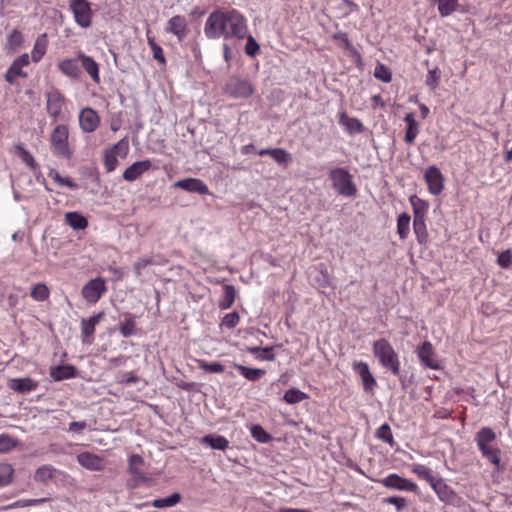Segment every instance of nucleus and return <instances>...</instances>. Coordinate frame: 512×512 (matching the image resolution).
<instances>
[{
	"label": "nucleus",
	"instance_id": "nucleus-15",
	"mask_svg": "<svg viewBox=\"0 0 512 512\" xmlns=\"http://www.w3.org/2000/svg\"><path fill=\"white\" fill-rule=\"evenodd\" d=\"M352 368L361 378L364 391L372 392L377 386V381L370 372L369 365L363 361H354Z\"/></svg>",
	"mask_w": 512,
	"mask_h": 512
},
{
	"label": "nucleus",
	"instance_id": "nucleus-30",
	"mask_svg": "<svg viewBox=\"0 0 512 512\" xmlns=\"http://www.w3.org/2000/svg\"><path fill=\"white\" fill-rule=\"evenodd\" d=\"M409 202L413 209V219H426L429 203L416 195L411 196Z\"/></svg>",
	"mask_w": 512,
	"mask_h": 512
},
{
	"label": "nucleus",
	"instance_id": "nucleus-48",
	"mask_svg": "<svg viewBox=\"0 0 512 512\" xmlns=\"http://www.w3.org/2000/svg\"><path fill=\"white\" fill-rule=\"evenodd\" d=\"M459 0H439L438 11L442 17L451 15L457 8Z\"/></svg>",
	"mask_w": 512,
	"mask_h": 512
},
{
	"label": "nucleus",
	"instance_id": "nucleus-51",
	"mask_svg": "<svg viewBox=\"0 0 512 512\" xmlns=\"http://www.w3.org/2000/svg\"><path fill=\"white\" fill-rule=\"evenodd\" d=\"M198 367L208 373H223L225 371L224 365L220 362L208 363L203 359L197 360Z\"/></svg>",
	"mask_w": 512,
	"mask_h": 512
},
{
	"label": "nucleus",
	"instance_id": "nucleus-54",
	"mask_svg": "<svg viewBox=\"0 0 512 512\" xmlns=\"http://www.w3.org/2000/svg\"><path fill=\"white\" fill-rule=\"evenodd\" d=\"M441 78V71L438 67L430 69L426 75L425 83L432 90L436 89L439 85Z\"/></svg>",
	"mask_w": 512,
	"mask_h": 512
},
{
	"label": "nucleus",
	"instance_id": "nucleus-35",
	"mask_svg": "<svg viewBox=\"0 0 512 512\" xmlns=\"http://www.w3.org/2000/svg\"><path fill=\"white\" fill-rule=\"evenodd\" d=\"M65 222L75 230H84L88 227V220L78 212H67Z\"/></svg>",
	"mask_w": 512,
	"mask_h": 512
},
{
	"label": "nucleus",
	"instance_id": "nucleus-3",
	"mask_svg": "<svg viewBox=\"0 0 512 512\" xmlns=\"http://www.w3.org/2000/svg\"><path fill=\"white\" fill-rule=\"evenodd\" d=\"M496 439L495 432L489 427L481 428L475 437V441L482 456L499 470L501 462V450L493 444Z\"/></svg>",
	"mask_w": 512,
	"mask_h": 512
},
{
	"label": "nucleus",
	"instance_id": "nucleus-26",
	"mask_svg": "<svg viewBox=\"0 0 512 512\" xmlns=\"http://www.w3.org/2000/svg\"><path fill=\"white\" fill-rule=\"evenodd\" d=\"M404 122L406 124L404 141L406 144L412 145L420 132V125L414 113H407L404 117Z\"/></svg>",
	"mask_w": 512,
	"mask_h": 512
},
{
	"label": "nucleus",
	"instance_id": "nucleus-31",
	"mask_svg": "<svg viewBox=\"0 0 512 512\" xmlns=\"http://www.w3.org/2000/svg\"><path fill=\"white\" fill-rule=\"evenodd\" d=\"M257 153L259 156H271L278 164L287 163L291 159L290 153L282 148H264Z\"/></svg>",
	"mask_w": 512,
	"mask_h": 512
},
{
	"label": "nucleus",
	"instance_id": "nucleus-5",
	"mask_svg": "<svg viewBox=\"0 0 512 512\" xmlns=\"http://www.w3.org/2000/svg\"><path fill=\"white\" fill-rule=\"evenodd\" d=\"M329 179L334 190L343 196L352 197L356 195L357 188L353 182L352 175L345 168H333L329 172Z\"/></svg>",
	"mask_w": 512,
	"mask_h": 512
},
{
	"label": "nucleus",
	"instance_id": "nucleus-19",
	"mask_svg": "<svg viewBox=\"0 0 512 512\" xmlns=\"http://www.w3.org/2000/svg\"><path fill=\"white\" fill-rule=\"evenodd\" d=\"M104 317L103 312H99L89 318H83L81 320V336L83 343L91 344L94 340V333L96 326L100 323Z\"/></svg>",
	"mask_w": 512,
	"mask_h": 512
},
{
	"label": "nucleus",
	"instance_id": "nucleus-13",
	"mask_svg": "<svg viewBox=\"0 0 512 512\" xmlns=\"http://www.w3.org/2000/svg\"><path fill=\"white\" fill-rule=\"evenodd\" d=\"M424 180L427 184L428 191L432 195H439L444 189V177L435 165L429 166L424 173Z\"/></svg>",
	"mask_w": 512,
	"mask_h": 512
},
{
	"label": "nucleus",
	"instance_id": "nucleus-6",
	"mask_svg": "<svg viewBox=\"0 0 512 512\" xmlns=\"http://www.w3.org/2000/svg\"><path fill=\"white\" fill-rule=\"evenodd\" d=\"M224 92L234 99H247L254 93V87L247 79L231 76L225 83Z\"/></svg>",
	"mask_w": 512,
	"mask_h": 512
},
{
	"label": "nucleus",
	"instance_id": "nucleus-44",
	"mask_svg": "<svg viewBox=\"0 0 512 512\" xmlns=\"http://www.w3.org/2000/svg\"><path fill=\"white\" fill-rule=\"evenodd\" d=\"M30 296L38 302L47 300L50 296V290L44 283H38L31 287Z\"/></svg>",
	"mask_w": 512,
	"mask_h": 512
},
{
	"label": "nucleus",
	"instance_id": "nucleus-39",
	"mask_svg": "<svg viewBox=\"0 0 512 512\" xmlns=\"http://www.w3.org/2000/svg\"><path fill=\"white\" fill-rule=\"evenodd\" d=\"M411 217L408 213L403 212L397 218V234L401 240H405L410 232Z\"/></svg>",
	"mask_w": 512,
	"mask_h": 512
},
{
	"label": "nucleus",
	"instance_id": "nucleus-18",
	"mask_svg": "<svg viewBox=\"0 0 512 512\" xmlns=\"http://www.w3.org/2000/svg\"><path fill=\"white\" fill-rule=\"evenodd\" d=\"M188 24L185 16L175 15L166 24L165 31L175 35L182 42L188 34Z\"/></svg>",
	"mask_w": 512,
	"mask_h": 512
},
{
	"label": "nucleus",
	"instance_id": "nucleus-11",
	"mask_svg": "<svg viewBox=\"0 0 512 512\" xmlns=\"http://www.w3.org/2000/svg\"><path fill=\"white\" fill-rule=\"evenodd\" d=\"M106 281L102 277H96L89 280L82 288L81 294L89 304H96L106 293Z\"/></svg>",
	"mask_w": 512,
	"mask_h": 512
},
{
	"label": "nucleus",
	"instance_id": "nucleus-55",
	"mask_svg": "<svg viewBox=\"0 0 512 512\" xmlns=\"http://www.w3.org/2000/svg\"><path fill=\"white\" fill-rule=\"evenodd\" d=\"M48 498H40V499H21L16 502H13L6 506V509H14V508H22V507H28V506H35L42 504L46 501H48Z\"/></svg>",
	"mask_w": 512,
	"mask_h": 512
},
{
	"label": "nucleus",
	"instance_id": "nucleus-7",
	"mask_svg": "<svg viewBox=\"0 0 512 512\" xmlns=\"http://www.w3.org/2000/svg\"><path fill=\"white\" fill-rule=\"evenodd\" d=\"M129 151V143L126 138L121 139L119 142L114 144L111 148L105 150L103 163L106 172H112L118 166L117 157L120 156L125 158Z\"/></svg>",
	"mask_w": 512,
	"mask_h": 512
},
{
	"label": "nucleus",
	"instance_id": "nucleus-20",
	"mask_svg": "<svg viewBox=\"0 0 512 512\" xmlns=\"http://www.w3.org/2000/svg\"><path fill=\"white\" fill-rule=\"evenodd\" d=\"M152 168V162L149 159L134 162L123 172V179L127 182H133Z\"/></svg>",
	"mask_w": 512,
	"mask_h": 512
},
{
	"label": "nucleus",
	"instance_id": "nucleus-33",
	"mask_svg": "<svg viewBox=\"0 0 512 512\" xmlns=\"http://www.w3.org/2000/svg\"><path fill=\"white\" fill-rule=\"evenodd\" d=\"M237 296L236 289L233 285L225 284L223 286V295L219 300L218 306L221 310L229 309L235 302Z\"/></svg>",
	"mask_w": 512,
	"mask_h": 512
},
{
	"label": "nucleus",
	"instance_id": "nucleus-41",
	"mask_svg": "<svg viewBox=\"0 0 512 512\" xmlns=\"http://www.w3.org/2000/svg\"><path fill=\"white\" fill-rule=\"evenodd\" d=\"M202 443L209 445L213 449L225 450L229 446V441L221 435H206L202 438Z\"/></svg>",
	"mask_w": 512,
	"mask_h": 512
},
{
	"label": "nucleus",
	"instance_id": "nucleus-25",
	"mask_svg": "<svg viewBox=\"0 0 512 512\" xmlns=\"http://www.w3.org/2000/svg\"><path fill=\"white\" fill-rule=\"evenodd\" d=\"M38 385V381L30 377L13 378L10 379L8 382V387L11 390L21 394L29 393L31 391L36 390L38 388Z\"/></svg>",
	"mask_w": 512,
	"mask_h": 512
},
{
	"label": "nucleus",
	"instance_id": "nucleus-16",
	"mask_svg": "<svg viewBox=\"0 0 512 512\" xmlns=\"http://www.w3.org/2000/svg\"><path fill=\"white\" fill-rule=\"evenodd\" d=\"M79 125L83 132L92 133L99 127L100 117L94 109L83 108L79 113Z\"/></svg>",
	"mask_w": 512,
	"mask_h": 512
},
{
	"label": "nucleus",
	"instance_id": "nucleus-53",
	"mask_svg": "<svg viewBox=\"0 0 512 512\" xmlns=\"http://www.w3.org/2000/svg\"><path fill=\"white\" fill-rule=\"evenodd\" d=\"M376 437L382 440L383 442L390 444L391 446L394 444L393 434L390 426L387 423L382 424L376 430Z\"/></svg>",
	"mask_w": 512,
	"mask_h": 512
},
{
	"label": "nucleus",
	"instance_id": "nucleus-46",
	"mask_svg": "<svg viewBox=\"0 0 512 512\" xmlns=\"http://www.w3.org/2000/svg\"><path fill=\"white\" fill-rule=\"evenodd\" d=\"M181 500V496L179 493H173L170 496L166 498H159L155 499L152 502V506L155 508H166V507H172L179 503Z\"/></svg>",
	"mask_w": 512,
	"mask_h": 512
},
{
	"label": "nucleus",
	"instance_id": "nucleus-32",
	"mask_svg": "<svg viewBox=\"0 0 512 512\" xmlns=\"http://www.w3.org/2000/svg\"><path fill=\"white\" fill-rule=\"evenodd\" d=\"M47 46V35L42 34L38 36L31 51V58L33 62L37 63L43 58L47 51Z\"/></svg>",
	"mask_w": 512,
	"mask_h": 512
},
{
	"label": "nucleus",
	"instance_id": "nucleus-29",
	"mask_svg": "<svg viewBox=\"0 0 512 512\" xmlns=\"http://www.w3.org/2000/svg\"><path fill=\"white\" fill-rule=\"evenodd\" d=\"M23 43V33L18 29H13L6 37L4 48L8 53H15Z\"/></svg>",
	"mask_w": 512,
	"mask_h": 512
},
{
	"label": "nucleus",
	"instance_id": "nucleus-24",
	"mask_svg": "<svg viewBox=\"0 0 512 512\" xmlns=\"http://www.w3.org/2000/svg\"><path fill=\"white\" fill-rule=\"evenodd\" d=\"M430 486L442 502L453 503L456 499V493L442 478L436 477Z\"/></svg>",
	"mask_w": 512,
	"mask_h": 512
},
{
	"label": "nucleus",
	"instance_id": "nucleus-27",
	"mask_svg": "<svg viewBox=\"0 0 512 512\" xmlns=\"http://www.w3.org/2000/svg\"><path fill=\"white\" fill-rule=\"evenodd\" d=\"M78 59L65 58L58 62L57 67L59 71L71 79H78L81 75V70L78 65Z\"/></svg>",
	"mask_w": 512,
	"mask_h": 512
},
{
	"label": "nucleus",
	"instance_id": "nucleus-10",
	"mask_svg": "<svg viewBox=\"0 0 512 512\" xmlns=\"http://www.w3.org/2000/svg\"><path fill=\"white\" fill-rule=\"evenodd\" d=\"M70 10L75 22L82 28H88L92 24L93 12L91 4L87 0H71Z\"/></svg>",
	"mask_w": 512,
	"mask_h": 512
},
{
	"label": "nucleus",
	"instance_id": "nucleus-23",
	"mask_svg": "<svg viewBox=\"0 0 512 512\" xmlns=\"http://www.w3.org/2000/svg\"><path fill=\"white\" fill-rule=\"evenodd\" d=\"M77 59L80 61L81 66L91 77L94 83H100V68L99 64L91 57L79 51L77 53Z\"/></svg>",
	"mask_w": 512,
	"mask_h": 512
},
{
	"label": "nucleus",
	"instance_id": "nucleus-62",
	"mask_svg": "<svg viewBox=\"0 0 512 512\" xmlns=\"http://www.w3.org/2000/svg\"><path fill=\"white\" fill-rule=\"evenodd\" d=\"M497 263L502 268H509L512 265V251L507 249L499 254L497 258Z\"/></svg>",
	"mask_w": 512,
	"mask_h": 512
},
{
	"label": "nucleus",
	"instance_id": "nucleus-17",
	"mask_svg": "<svg viewBox=\"0 0 512 512\" xmlns=\"http://www.w3.org/2000/svg\"><path fill=\"white\" fill-rule=\"evenodd\" d=\"M143 466H144V459L142 456L138 455V454H132L130 457H129V460H128V470H129V473L133 476V479L131 480V482L133 481L134 483H129V486L131 488H135L137 485H138V482H143V481H146L147 477L145 475V472L143 471Z\"/></svg>",
	"mask_w": 512,
	"mask_h": 512
},
{
	"label": "nucleus",
	"instance_id": "nucleus-34",
	"mask_svg": "<svg viewBox=\"0 0 512 512\" xmlns=\"http://www.w3.org/2000/svg\"><path fill=\"white\" fill-rule=\"evenodd\" d=\"M413 231L420 245H426L428 243L429 234L426 219H413Z\"/></svg>",
	"mask_w": 512,
	"mask_h": 512
},
{
	"label": "nucleus",
	"instance_id": "nucleus-28",
	"mask_svg": "<svg viewBox=\"0 0 512 512\" xmlns=\"http://www.w3.org/2000/svg\"><path fill=\"white\" fill-rule=\"evenodd\" d=\"M338 122L350 135L362 133L365 129L363 123L359 119L349 117L346 112L339 113Z\"/></svg>",
	"mask_w": 512,
	"mask_h": 512
},
{
	"label": "nucleus",
	"instance_id": "nucleus-22",
	"mask_svg": "<svg viewBox=\"0 0 512 512\" xmlns=\"http://www.w3.org/2000/svg\"><path fill=\"white\" fill-rule=\"evenodd\" d=\"M174 187L183 189L187 192L206 195L209 193L208 186L198 178H186L174 183Z\"/></svg>",
	"mask_w": 512,
	"mask_h": 512
},
{
	"label": "nucleus",
	"instance_id": "nucleus-58",
	"mask_svg": "<svg viewBox=\"0 0 512 512\" xmlns=\"http://www.w3.org/2000/svg\"><path fill=\"white\" fill-rule=\"evenodd\" d=\"M139 377L134 372H119L116 376V382L119 384H135Z\"/></svg>",
	"mask_w": 512,
	"mask_h": 512
},
{
	"label": "nucleus",
	"instance_id": "nucleus-4",
	"mask_svg": "<svg viewBox=\"0 0 512 512\" xmlns=\"http://www.w3.org/2000/svg\"><path fill=\"white\" fill-rule=\"evenodd\" d=\"M50 144L54 155L65 160L73 157L74 150L69 142V128L65 124L54 127L50 136Z\"/></svg>",
	"mask_w": 512,
	"mask_h": 512
},
{
	"label": "nucleus",
	"instance_id": "nucleus-56",
	"mask_svg": "<svg viewBox=\"0 0 512 512\" xmlns=\"http://www.w3.org/2000/svg\"><path fill=\"white\" fill-rule=\"evenodd\" d=\"M251 435L256 441L260 443H268L271 440V436L260 425L252 426Z\"/></svg>",
	"mask_w": 512,
	"mask_h": 512
},
{
	"label": "nucleus",
	"instance_id": "nucleus-14",
	"mask_svg": "<svg viewBox=\"0 0 512 512\" xmlns=\"http://www.w3.org/2000/svg\"><path fill=\"white\" fill-rule=\"evenodd\" d=\"M30 63L29 55L27 53L17 57L5 73V80L9 84H14L18 77L26 78L27 74L22 70L23 67L28 66Z\"/></svg>",
	"mask_w": 512,
	"mask_h": 512
},
{
	"label": "nucleus",
	"instance_id": "nucleus-1",
	"mask_svg": "<svg viewBox=\"0 0 512 512\" xmlns=\"http://www.w3.org/2000/svg\"><path fill=\"white\" fill-rule=\"evenodd\" d=\"M248 32L247 20L236 9H216L207 18L204 33L208 39L242 40Z\"/></svg>",
	"mask_w": 512,
	"mask_h": 512
},
{
	"label": "nucleus",
	"instance_id": "nucleus-43",
	"mask_svg": "<svg viewBox=\"0 0 512 512\" xmlns=\"http://www.w3.org/2000/svg\"><path fill=\"white\" fill-rule=\"evenodd\" d=\"M308 397V394L299 390L298 388H290L285 392L283 400L287 404H297L308 399Z\"/></svg>",
	"mask_w": 512,
	"mask_h": 512
},
{
	"label": "nucleus",
	"instance_id": "nucleus-38",
	"mask_svg": "<svg viewBox=\"0 0 512 512\" xmlns=\"http://www.w3.org/2000/svg\"><path fill=\"white\" fill-rule=\"evenodd\" d=\"M238 372L249 381H258L266 373L265 370L259 368H250L241 364H235Z\"/></svg>",
	"mask_w": 512,
	"mask_h": 512
},
{
	"label": "nucleus",
	"instance_id": "nucleus-61",
	"mask_svg": "<svg viewBox=\"0 0 512 512\" xmlns=\"http://www.w3.org/2000/svg\"><path fill=\"white\" fill-rule=\"evenodd\" d=\"M16 446V441L8 434L0 435V452H9Z\"/></svg>",
	"mask_w": 512,
	"mask_h": 512
},
{
	"label": "nucleus",
	"instance_id": "nucleus-63",
	"mask_svg": "<svg viewBox=\"0 0 512 512\" xmlns=\"http://www.w3.org/2000/svg\"><path fill=\"white\" fill-rule=\"evenodd\" d=\"M153 261L151 258H142L134 263V271L136 276H140L142 274V270L147 266L152 265Z\"/></svg>",
	"mask_w": 512,
	"mask_h": 512
},
{
	"label": "nucleus",
	"instance_id": "nucleus-64",
	"mask_svg": "<svg viewBox=\"0 0 512 512\" xmlns=\"http://www.w3.org/2000/svg\"><path fill=\"white\" fill-rule=\"evenodd\" d=\"M385 502L394 505L397 511H401L407 505L405 498L396 496L386 498Z\"/></svg>",
	"mask_w": 512,
	"mask_h": 512
},
{
	"label": "nucleus",
	"instance_id": "nucleus-45",
	"mask_svg": "<svg viewBox=\"0 0 512 512\" xmlns=\"http://www.w3.org/2000/svg\"><path fill=\"white\" fill-rule=\"evenodd\" d=\"M48 177L51 178L59 186H66L70 189L78 188V185L73 180L70 178L62 177L60 173L55 169H51L48 172Z\"/></svg>",
	"mask_w": 512,
	"mask_h": 512
},
{
	"label": "nucleus",
	"instance_id": "nucleus-57",
	"mask_svg": "<svg viewBox=\"0 0 512 512\" xmlns=\"http://www.w3.org/2000/svg\"><path fill=\"white\" fill-rule=\"evenodd\" d=\"M135 327V320L130 316L121 323L119 330L124 337H128L135 334Z\"/></svg>",
	"mask_w": 512,
	"mask_h": 512
},
{
	"label": "nucleus",
	"instance_id": "nucleus-21",
	"mask_svg": "<svg viewBox=\"0 0 512 512\" xmlns=\"http://www.w3.org/2000/svg\"><path fill=\"white\" fill-rule=\"evenodd\" d=\"M78 463L90 471H102L105 468V462L102 457L91 452H82L77 455Z\"/></svg>",
	"mask_w": 512,
	"mask_h": 512
},
{
	"label": "nucleus",
	"instance_id": "nucleus-50",
	"mask_svg": "<svg viewBox=\"0 0 512 512\" xmlns=\"http://www.w3.org/2000/svg\"><path fill=\"white\" fill-rule=\"evenodd\" d=\"M147 42L152 51L153 58L157 60L161 65H165L166 59L163 49L155 42L154 38L150 37L149 35H147Z\"/></svg>",
	"mask_w": 512,
	"mask_h": 512
},
{
	"label": "nucleus",
	"instance_id": "nucleus-52",
	"mask_svg": "<svg viewBox=\"0 0 512 512\" xmlns=\"http://www.w3.org/2000/svg\"><path fill=\"white\" fill-rule=\"evenodd\" d=\"M374 76L375 78L381 80L384 83H389L392 80V73L390 69L382 63H378L376 65L374 69Z\"/></svg>",
	"mask_w": 512,
	"mask_h": 512
},
{
	"label": "nucleus",
	"instance_id": "nucleus-8",
	"mask_svg": "<svg viewBox=\"0 0 512 512\" xmlns=\"http://www.w3.org/2000/svg\"><path fill=\"white\" fill-rule=\"evenodd\" d=\"M416 354L420 364L424 368H429L432 370L442 369L441 361L430 341H424L421 345H419L416 349Z\"/></svg>",
	"mask_w": 512,
	"mask_h": 512
},
{
	"label": "nucleus",
	"instance_id": "nucleus-40",
	"mask_svg": "<svg viewBox=\"0 0 512 512\" xmlns=\"http://www.w3.org/2000/svg\"><path fill=\"white\" fill-rule=\"evenodd\" d=\"M57 472L58 470L52 465H43L36 470L34 480L39 483H46L54 478Z\"/></svg>",
	"mask_w": 512,
	"mask_h": 512
},
{
	"label": "nucleus",
	"instance_id": "nucleus-59",
	"mask_svg": "<svg viewBox=\"0 0 512 512\" xmlns=\"http://www.w3.org/2000/svg\"><path fill=\"white\" fill-rule=\"evenodd\" d=\"M239 321H240V316H239L238 312L234 311V312L226 314L223 317V319L221 321V325L225 326L226 328L233 329L239 324Z\"/></svg>",
	"mask_w": 512,
	"mask_h": 512
},
{
	"label": "nucleus",
	"instance_id": "nucleus-37",
	"mask_svg": "<svg viewBox=\"0 0 512 512\" xmlns=\"http://www.w3.org/2000/svg\"><path fill=\"white\" fill-rule=\"evenodd\" d=\"M332 40L341 49L348 51L351 54H358L355 47L352 45L349 36L346 32L339 31L332 35Z\"/></svg>",
	"mask_w": 512,
	"mask_h": 512
},
{
	"label": "nucleus",
	"instance_id": "nucleus-49",
	"mask_svg": "<svg viewBox=\"0 0 512 512\" xmlns=\"http://www.w3.org/2000/svg\"><path fill=\"white\" fill-rule=\"evenodd\" d=\"M412 472L415 473L419 478L427 481L429 485L436 479V477L432 475V471L422 464H414L412 466Z\"/></svg>",
	"mask_w": 512,
	"mask_h": 512
},
{
	"label": "nucleus",
	"instance_id": "nucleus-42",
	"mask_svg": "<svg viewBox=\"0 0 512 512\" xmlns=\"http://www.w3.org/2000/svg\"><path fill=\"white\" fill-rule=\"evenodd\" d=\"M15 153L30 170L35 171L38 168V164L33 155L22 145L15 147Z\"/></svg>",
	"mask_w": 512,
	"mask_h": 512
},
{
	"label": "nucleus",
	"instance_id": "nucleus-36",
	"mask_svg": "<svg viewBox=\"0 0 512 512\" xmlns=\"http://www.w3.org/2000/svg\"><path fill=\"white\" fill-rule=\"evenodd\" d=\"M75 368L71 365H63L52 368L50 371L51 377L55 381H61L65 379H70L75 376Z\"/></svg>",
	"mask_w": 512,
	"mask_h": 512
},
{
	"label": "nucleus",
	"instance_id": "nucleus-12",
	"mask_svg": "<svg viewBox=\"0 0 512 512\" xmlns=\"http://www.w3.org/2000/svg\"><path fill=\"white\" fill-rule=\"evenodd\" d=\"M384 487L399 491L417 492L418 485L409 479L403 478L396 473H391L378 481Z\"/></svg>",
	"mask_w": 512,
	"mask_h": 512
},
{
	"label": "nucleus",
	"instance_id": "nucleus-9",
	"mask_svg": "<svg viewBox=\"0 0 512 512\" xmlns=\"http://www.w3.org/2000/svg\"><path fill=\"white\" fill-rule=\"evenodd\" d=\"M65 102V96L58 89H52L46 93V110L54 122L64 118L62 114Z\"/></svg>",
	"mask_w": 512,
	"mask_h": 512
},
{
	"label": "nucleus",
	"instance_id": "nucleus-60",
	"mask_svg": "<svg viewBox=\"0 0 512 512\" xmlns=\"http://www.w3.org/2000/svg\"><path fill=\"white\" fill-rule=\"evenodd\" d=\"M245 38H247V42L245 45V53L251 57L256 56L260 52L259 44L256 42L254 37L251 35H249V36L246 35Z\"/></svg>",
	"mask_w": 512,
	"mask_h": 512
},
{
	"label": "nucleus",
	"instance_id": "nucleus-2",
	"mask_svg": "<svg viewBox=\"0 0 512 512\" xmlns=\"http://www.w3.org/2000/svg\"><path fill=\"white\" fill-rule=\"evenodd\" d=\"M372 351L382 367L391 371L395 376L400 374L399 356L387 339L381 338L374 341Z\"/></svg>",
	"mask_w": 512,
	"mask_h": 512
},
{
	"label": "nucleus",
	"instance_id": "nucleus-47",
	"mask_svg": "<svg viewBox=\"0 0 512 512\" xmlns=\"http://www.w3.org/2000/svg\"><path fill=\"white\" fill-rule=\"evenodd\" d=\"M14 474L13 467L8 463H0V487L11 483Z\"/></svg>",
	"mask_w": 512,
	"mask_h": 512
}]
</instances>
